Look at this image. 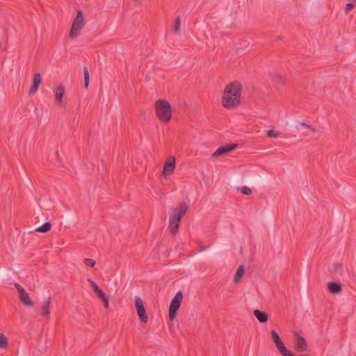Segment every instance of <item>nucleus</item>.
<instances>
[{"label":"nucleus","instance_id":"nucleus-31","mask_svg":"<svg viewBox=\"0 0 356 356\" xmlns=\"http://www.w3.org/2000/svg\"><path fill=\"white\" fill-rule=\"evenodd\" d=\"M101 300L103 301L104 305L106 308L108 307V299L106 296H104V298H102Z\"/></svg>","mask_w":356,"mask_h":356},{"label":"nucleus","instance_id":"nucleus-6","mask_svg":"<svg viewBox=\"0 0 356 356\" xmlns=\"http://www.w3.org/2000/svg\"><path fill=\"white\" fill-rule=\"evenodd\" d=\"M134 299L137 314L140 321L142 323H147L148 321V316L142 299L139 296H136Z\"/></svg>","mask_w":356,"mask_h":356},{"label":"nucleus","instance_id":"nucleus-21","mask_svg":"<svg viewBox=\"0 0 356 356\" xmlns=\"http://www.w3.org/2000/svg\"><path fill=\"white\" fill-rule=\"evenodd\" d=\"M8 346V339L3 334H0V349H5Z\"/></svg>","mask_w":356,"mask_h":356},{"label":"nucleus","instance_id":"nucleus-26","mask_svg":"<svg viewBox=\"0 0 356 356\" xmlns=\"http://www.w3.org/2000/svg\"><path fill=\"white\" fill-rule=\"evenodd\" d=\"M83 263L85 264V265L88 266L94 267L96 264V261L92 259L86 258L83 259Z\"/></svg>","mask_w":356,"mask_h":356},{"label":"nucleus","instance_id":"nucleus-22","mask_svg":"<svg viewBox=\"0 0 356 356\" xmlns=\"http://www.w3.org/2000/svg\"><path fill=\"white\" fill-rule=\"evenodd\" d=\"M83 75H84V88H88L90 81V75L88 70L86 67H84L83 69Z\"/></svg>","mask_w":356,"mask_h":356},{"label":"nucleus","instance_id":"nucleus-16","mask_svg":"<svg viewBox=\"0 0 356 356\" xmlns=\"http://www.w3.org/2000/svg\"><path fill=\"white\" fill-rule=\"evenodd\" d=\"M277 350L282 356H295L290 350H289L282 341L275 344Z\"/></svg>","mask_w":356,"mask_h":356},{"label":"nucleus","instance_id":"nucleus-8","mask_svg":"<svg viewBox=\"0 0 356 356\" xmlns=\"http://www.w3.org/2000/svg\"><path fill=\"white\" fill-rule=\"evenodd\" d=\"M175 158L174 156H170L168 159L165 162L162 175L164 177H168L172 175L175 168Z\"/></svg>","mask_w":356,"mask_h":356},{"label":"nucleus","instance_id":"nucleus-10","mask_svg":"<svg viewBox=\"0 0 356 356\" xmlns=\"http://www.w3.org/2000/svg\"><path fill=\"white\" fill-rule=\"evenodd\" d=\"M51 305V298L48 297L42 303L41 309H40L41 316H42L43 318H46V319H49Z\"/></svg>","mask_w":356,"mask_h":356},{"label":"nucleus","instance_id":"nucleus-34","mask_svg":"<svg viewBox=\"0 0 356 356\" xmlns=\"http://www.w3.org/2000/svg\"><path fill=\"white\" fill-rule=\"evenodd\" d=\"M205 249H206V248H202L201 249V250H202V251H203V250H204Z\"/></svg>","mask_w":356,"mask_h":356},{"label":"nucleus","instance_id":"nucleus-29","mask_svg":"<svg viewBox=\"0 0 356 356\" xmlns=\"http://www.w3.org/2000/svg\"><path fill=\"white\" fill-rule=\"evenodd\" d=\"M267 136L270 138H277L279 136V133L274 130H268L267 132Z\"/></svg>","mask_w":356,"mask_h":356},{"label":"nucleus","instance_id":"nucleus-32","mask_svg":"<svg viewBox=\"0 0 356 356\" xmlns=\"http://www.w3.org/2000/svg\"><path fill=\"white\" fill-rule=\"evenodd\" d=\"M341 266V263H335L333 266V270L334 271H337L338 269Z\"/></svg>","mask_w":356,"mask_h":356},{"label":"nucleus","instance_id":"nucleus-25","mask_svg":"<svg viewBox=\"0 0 356 356\" xmlns=\"http://www.w3.org/2000/svg\"><path fill=\"white\" fill-rule=\"evenodd\" d=\"M241 191V193L245 195H249L252 193V190L248 186H242L238 188Z\"/></svg>","mask_w":356,"mask_h":356},{"label":"nucleus","instance_id":"nucleus-15","mask_svg":"<svg viewBox=\"0 0 356 356\" xmlns=\"http://www.w3.org/2000/svg\"><path fill=\"white\" fill-rule=\"evenodd\" d=\"M179 222H180L170 218L168 229L171 234L175 235L178 232Z\"/></svg>","mask_w":356,"mask_h":356},{"label":"nucleus","instance_id":"nucleus-20","mask_svg":"<svg viewBox=\"0 0 356 356\" xmlns=\"http://www.w3.org/2000/svg\"><path fill=\"white\" fill-rule=\"evenodd\" d=\"M51 227V224L50 222H44L42 226L35 229V232L40 233H47L48 232Z\"/></svg>","mask_w":356,"mask_h":356},{"label":"nucleus","instance_id":"nucleus-33","mask_svg":"<svg viewBox=\"0 0 356 356\" xmlns=\"http://www.w3.org/2000/svg\"><path fill=\"white\" fill-rule=\"evenodd\" d=\"M145 79V80H146V81H149V77L148 76H146Z\"/></svg>","mask_w":356,"mask_h":356},{"label":"nucleus","instance_id":"nucleus-13","mask_svg":"<svg viewBox=\"0 0 356 356\" xmlns=\"http://www.w3.org/2000/svg\"><path fill=\"white\" fill-rule=\"evenodd\" d=\"M42 81V77L40 74L37 73L34 74L33 79V84L29 90V95H33L38 90L40 84Z\"/></svg>","mask_w":356,"mask_h":356},{"label":"nucleus","instance_id":"nucleus-24","mask_svg":"<svg viewBox=\"0 0 356 356\" xmlns=\"http://www.w3.org/2000/svg\"><path fill=\"white\" fill-rule=\"evenodd\" d=\"M270 334H271L272 339H273V342L275 343V344H276L282 341L275 330H271Z\"/></svg>","mask_w":356,"mask_h":356},{"label":"nucleus","instance_id":"nucleus-19","mask_svg":"<svg viewBox=\"0 0 356 356\" xmlns=\"http://www.w3.org/2000/svg\"><path fill=\"white\" fill-rule=\"evenodd\" d=\"M243 274H244V267L243 265H241L238 268V269L234 275V282L238 283L241 280Z\"/></svg>","mask_w":356,"mask_h":356},{"label":"nucleus","instance_id":"nucleus-17","mask_svg":"<svg viewBox=\"0 0 356 356\" xmlns=\"http://www.w3.org/2000/svg\"><path fill=\"white\" fill-rule=\"evenodd\" d=\"M253 314L260 323H266L268 319V315L266 312L259 309L254 310Z\"/></svg>","mask_w":356,"mask_h":356},{"label":"nucleus","instance_id":"nucleus-1","mask_svg":"<svg viewBox=\"0 0 356 356\" xmlns=\"http://www.w3.org/2000/svg\"><path fill=\"white\" fill-rule=\"evenodd\" d=\"M242 92V86L238 81L229 83L225 88L222 103L226 108H233L238 106Z\"/></svg>","mask_w":356,"mask_h":356},{"label":"nucleus","instance_id":"nucleus-35","mask_svg":"<svg viewBox=\"0 0 356 356\" xmlns=\"http://www.w3.org/2000/svg\"><path fill=\"white\" fill-rule=\"evenodd\" d=\"M301 356H309V355H301Z\"/></svg>","mask_w":356,"mask_h":356},{"label":"nucleus","instance_id":"nucleus-7","mask_svg":"<svg viewBox=\"0 0 356 356\" xmlns=\"http://www.w3.org/2000/svg\"><path fill=\"white\" fill-rule=\"evenodd\" d=\"M15 287L19 293V299L20 302L28 307L33 306V301L31 300L29 293L26 292L24 288L18 283L15 284Z\"/></svg>","mask_w":356,"mask_h":356},{"label":"nucleus","instance_id":"nucleus-4","mask_svg":"<svg viewBox=\"0 0 356 356\" xmlns=\"http://www.w3.org/2000/svg\"><path fill=\"white\" fill-rule=\"evenodd\" d=\"M182 300L183 293L179 291L176 293L170 304L168 316L170 321H173L176 317L177 313L182 302Z\"/></svg>","mask_w":356,"mask_h":356},{"label":"nucleus","instance_id":"nucleus-30","mask_svg":"<svg viewBox=\"0 0 356 356\" xmlns=\"http://www.w3.org/2000/svg\"><path fill=\"white\" fill-rule=\"evenodd\" d=\"M355 6L353 3H348L345 7V13L348 14Z\"/></svg>","mask_w":356,"mask_h":356},{"label":"nucleus","instance_id":"nucleus-9","mask_svg":"<svg viewBox=\"0 0 356 356\" xmlns=\"http://www.w3.org/2000/svg\"><path fill=\"white\" fill-rule=\"evenodd\" d=\"M237 147V144L230 143L224 146L218 147L213 154V157H218L221 155H224L234 149Z\"/></svg>","mask_w":356,"mask_h":356},{"label":"nucleus","instance_id":"nucleus-2","mask_svg":"<svg viewBox=\"0 0 356 356\" xmlns=\"http://www.w3.org/2000/svg\"><path fill=\"white\" fill-rule=\"evenodd\" d=\"M155 112L158 118L164 123H168L172 118V108L165 99H159L156 101Z\"/></svg>","mask_w":356,"mask_h":356},{"label":"nucleus","instance_id":"nucleus-12","mask_svg":"<svg viewBox=\"0 0 356 356\" xmlns=\"http://www.w3.org/2000/svg\"><path fill=\"white\" fill-rule=\"evenodd\" d=\"M55 102L59 106L63 105V97L65 94V87L63 85H58L54 90Z\"/></svg>","mask_w":356,"mask_h":356},{"label":"nucleus","instance_id":"nucleus-3","mask_svg":"<svg viewBox=\"0 0 356 356\" xmlns=\"http://www.w3.org/2000/svg\"><path fill=\"white\" fill-rule=\"evenodd\" d=\"M85 25L84 17L81 10H78L77 15L72 22V25L70 31V37L71 38H76L81 29Z\"/></svg>","mask_w":356,"mask_h":356},{"label":"nucleus","instance_id":"nucleus-23","mask_svg":"<svg viewBox=\"0 0 356 356\" xmlns=\"http://www.w3.org/2000/svg\"><path fill=\"white\" fill-rule=\"evenodd\" d=\"M180 24H181L180 17H177L175 19V26H174V31H175V33L177 35H178L179 33Z\"/></svg>","mask_w":356,"mask_h":356},{"label":"nucleus","instance_id":"nucleus-5","mask_svg":"<svg viewBox=\"0 0 356 356\" xmlns=\"http://www.w3.org/2000/svg\"><path fill=\"white\" fill-rule=\"evenodd\" d=\"M188 209V204L186 202H181L177 207L172 209L170 218L180 222L181 218L187 213Z\"/></svg>","mask_w":356,"mask_h":356},{"label":"nucleus","instance_id":"nucleus-18","mask_svg":"<svg viewBox=\"0 0 356 356\" xmlns=\"http://www.w3.org/2000/svg\"><path fill=\"white\" fill-rule=\"evenodd\" d=\"M88 282L90 283L94 292L98 296V297L100 299L102 298H104V296H106V294L102 291V290L98 286V285L93 280L88 279Z\"/></svg>","mask_w":356,"mask_h":356},{"label":"nucleus","instance_id":"nucleus-28","mask_svg":"<svg viewBox=\"0 0 356 356\" xmlns=\"http://www.w3.org/2000/svg\"><path fill=\"white\" fill-rule=\"evenodd\" d=\"M299 124L302 127H306L307 129H309L313 133L316 132V129L314 127L306 124L305 122H299Z\"/></svg>","mask_w":356,"mask_h":356},{"label":"nucleus","instance_id":"nucleus-11","mask_svg":"<svg viewBox=\"0 0 356 356\" xmlns=\"http://www.w3.org/2000/svg\"><path fill=\"white\" fill-rule=\"evenodd\" d=\"M296 341L295 348L298 352H305L307 350V345L305 339L298 332H295Z\"/></svg>","mask_w":356,"mask_h":356},{"label":"nucleus","instance_id":"nucleus-27","mask_svg":"<svg viewBox=\"0 0 356 356\" xmlns=\"http://www.w3.org/2000/svg\"><path fill=\"white\" fill-rule=\"evenodd\" d=\"M273 79V81L277 83H280V84L284 83V79H283L282 76L280 74H275Z\"/></svg>","mask_w":356,"mask_h":356},{"label":"nucleus","instance_id":"nucleus-14","mask_svg":"<svg viewBox=\"0 0 356 356\" xmlns=\"http://www.w3.org/2000/svg\"><path fill=\"white\" fill-rule=\"evenodd\" d=\"M327 289L330 293L339 294L341 292V285L339 283L330 282L327 284Z\"/></svg>","mask_w":356,"mask_h":356}]
</instances>
